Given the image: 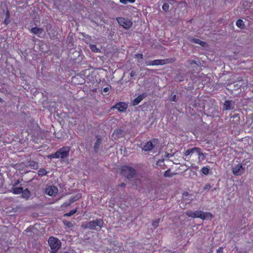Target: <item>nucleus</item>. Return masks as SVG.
<instances>
[{
    "label": "nucleus",
    "instance_id": "f257e3e1",
    "mask_svg": "<svg viewBox=\"0 0 253 253\" xmlns=\"http://www.w3.org/2000/svg\"><path fill=\"white\" fill-rule=\"evenodd\" d=\"M185 214L188 217L193 218H200L203 220L206 219H210L211 220L213 217V215L211 212H204L199 211H188L185 212Z\"/></svg>",
    "mask_w": 253,
    "mask_h": 253
},
{
    "label": "nucleus",
    "instance_id": "4c0bfd02",
    "mask_svg": "<svg viewBox=\"0 0 253 253\" xmlns=\"http://www.w3.org/2000/svg\"><path fill=\"white\" fill-rule=\"evenodd\" d=\"M5 18H10V13L8 10L6 11V14H5Z\"/></svg>",
    "mask_w": 253,
    "mask_h": 253
},
{
    "label": "nucleus",
    "instance_id": "c85d7f7f",
    "mask_svg": "<svg viewBox=\"0 0 253 253\" xmlns=\"http://www.w3.org/2000/svg\"><path fill=\"white\" fill-rule=\"evenodd\" d=\"M160 218L156 219L154 221H153L152 222L153 226H154L155 228L157 227L158 226V224L160 222Z\"/></svg>",
    "mask_w": 253,
    "mask_h": 253
},
{
    "label": "nucleus",
    "instance_id": "6ab92c4d",
    "mask_svg": "<svg viewBox=\"0 0 253 253\" xmlns=\"http://www.w3.org/2000/svg\"><path fill=\"white\" fill-rule=\"evenodd\" d=\"M12 189L13 190V193L15 194H19L22 193V192H23V188L21 187H14Z\"/></svg>",
    "mask_w": 253,
    "mask_h": 253
},
{
    "label": "nucleus",
    "instance_id": "0eeeda50",
    "mask_svg": "<svg viewBox=\"0 0 253 253\" xmlns=\"http://www.w3.org/2000/svg\"><path fill=\"white\" fill-rule=\"evenodd\" d=\"M116 20L119 24L126 29H129L132 26V22L128 19L123 17H118Z\"/></svg>",
    "mask_w": 253,
    "mask_h": 253
},
{
    "label": "nucleus",
    "instance_id": "393cba45",
    "mask_svg": "<svg viewBox=\"0 0 253 253\" xmlns=\"http://www.w3.org/2000/svg\"><path fill=\"white\" fill-rule=\"evenodd\" d=\"M209 170L210 169L207 167H204L201 169V172L205 175H208L209 173Z\"/></svg>",
    "mask_w": 253,
    "mask_h": 253
},
{
    "label": "nucleus",
    "instance_id": "9b49d317",
    "mask_svg": "<svg viewBox=\"0 0 253 253\" xmlns=\"http://www.w3.org/2000/svg\"><path fill=\"white\" fill-rule=\"evenodd\" d=\"M157 140L155 139H153L152 141L147 142L146 144L144 146L143 150L145 151H150L154 147V145L156 144Z\"/></svg>",
    "mask_w": 253,
    "mask_h": 253
},
{
    "label": "nucleus",
    "instance_id": "4468645a",
    "mask_svg": "<svg viewBox=\"0 0 253 253\" xmlns=\"http://www.w3.org/2000/svg\"><path fill=\"white\" fill-rule=\"evenodd\" d=\"M146 93H143L139 95L136 98H135L132 101V105L133 106L137 105L139 103L146 97Z\"/></svg>",
    "mask_w": 253,
    "mask_h": 253
},
{
    "label": "nucleus",
    "instance_id": "cd10ccee",
    "mask_svg": "<svg viewBox=\"0 0 253 253\" xmlns=\"http://www.w3.org/2000/svg\"><path fill=\"white\" fill-rule=\"evenodd\" d=\"M135 0H120V2L123 4H126L127 2L134 3Z\"/></svg>",
    "mask_w": 253,
    "mask_h": 253
},
{
    "label": "nucleus",
    "instance_id": "ea45409f",
    "mask_svg": "<svg viewBox=\"0 0 253 253\" xmlns=\"http://www.w3.org/2000/svg\"><path fill=\"white\" fill-rule=\"evenodd\" d=\"M171 101L176 102L177 101L176 96V95H174L172 97Z\"/></svg>",
    "mask_w": 253,
    "mask_h": 253
},
{
    "label": "nucleus",
    "instance_id": "7ed1b4c3",
    "mask_svg": "<svg viewBox=\"0 0 253 253\" xmlns=\"http://www.w3.org/2000/svg\"><path fill=\"white\" fill-rule=\"evenodd\" d=\"M103 224L104 221L103 219L97 218L95 220H91L87 222L86 224L84 226V228L99 231L103 227Z\"/></svg>",
    "mask_w": 253,
    "mask_h": 253
},
{
    "label": "nucleus",
    "instance_id": "49530a36",
    "mask_svg": "<svg viewBox=\"0 0 253 253\" xmlns=\"http://www.w3.org/2000/svg\"><path fill=\"white\" fill-rule=\"evenodd\" d=\"M64 253H70L67 252H65Z\"/></svg>",
    "mask_w": 253,
    "mask_h": 253
},
{
    "label": "nucleus",
    "instance_id": "c756f323",
    "mask_svg": "<svg viewBox=\"0 0 253 253\" xmlns=\"http://www.w3.org/2000/svg\"><path fill=\"white\" fill-rule=\"evenodd\" d=\"M90 49L94 52H97L98 51V49L97 48L96 45H91Z\"/></svg>",
    "mask_w": 253,
    "mask_h": 253
},
{
    "label": "nucleus",
    "instance_id": "39448f33",
    "mask_svg": "<svg viewBox=\"0 0 253 253\" xmlns=\"http://www.w3.org/2000/svg\"><path fill=\"white\" fill-rule=\"evenodd\" d=\"M48 243L51 248L50 253H56L61 246V241L54 237H50L48 240Z\"/></svg>",
    "mask_w": 253,
    "mask_h": 253
},
{
    "label": "nucleus",
    "instance_id": "9d476101",
    "mask_svg": "<svg viewBox=\"0 0 253 253\" xmlns=\"http://www.w3.org/2000/svg\"><path fill=\"white\" fill-rule=\"evenodd\" d=\"M58 190L55 186H51L46 189V193L50 196L55 197L58 193Z\"/></svg>",
    "mask_w": 253,
    "mask_h": 253
},
{
    "label": "nucleus",
    "instance_id": "ddd939ff",
    "mask_svg": "<svg viewBox=\"0 0 253 253\" xmlns=\"http://www.w3.org/2000/svg\"><path fill=\"white\" fill-rule=\"evenodd\" d=\"M114 108L117 109L120 112H124L127 108V105L124 102H120L117 103Z\"/></svg>",
    "mask_w": 253,
    "mask_h": 253
},
{
    "label": "nucleus",
    "instance_id": "423d86ee",
    "mask_svg": "<svg viewBox=\"0 0 253 253\" xmlns=\"http://www.w3.org/2000/svg\"><path fill=\"white\" fill-rule=\"evenodd\" d=\"M194 153H196L198 155L199 158L204 156V154L201 152V149L199 147H194L192 149H187L184 152L183 156L186 157H189V158H190Z\"/></svg>",
    "mask_w": 253,
    "mask_h": 253
},
{
    "label": "nucleus",
    "instance_id": "c9c22d12",
    "mask_svg": "<svg viewBox=\"0 0 253 253\" xmlns=\"http://www.w3.org/2000/svg\"><path fill=\"white\" fill-rule=\"evenodd\" d=\"M20 182V181L18 179L13 184V187H16L17 185H18Z\"/></svg>",
    "mask_w": 253,
    "mask_h": 253
},
{
    "label": "nucleus",
    "instance_id": "a211bd4d",
    "mask_svg": "<svg viewBox=\"0 0 253 253\" xmlns=\"http://www.w3.org/2000/svg\"><path fill=\"white\" fill-rule=\"evenodd\" d=\"M22 197L23 198H26V199H28V198H29V197L30 196V192L28 190V188H26L24 190H23V192H22Z\"/></svg>",
    "mask_w": 253,
    "mask_h": 253
},
{
    "label": "nucleus",
    "instance_id": "bb28decb",
    "mask_svg": "<svg viewBox=\"0 0 253 253\" xmlns=\"http://www.w3.org/2000/svg\"><path fill=\"white\" fill-rule=\"evenodd\" d=\"M162 9L165 12L168 11L169 9V4L168 3H165L162 6Z\"/></svg>",
    "mask_w": 253,
    "mask_h": 253
},
{
    "label": "nucleus",
    "instance_id": "c03bdc74",
    "mask_svg": "<svg viewBox=\"0 0 253 253\" xmlns=\"http://www.w3.org/2000/svg\"><path fill=\"white\" fill-rule=\"evenodd\" d=\"M195 61H192L191 63V64H192L193 63H195Z\"/></svg>",
    "mask_w": 253,
    "mask_h": 253
},
{
    "label": "nucleus",
    "instance_id": "5701e85b",
    "mask_svg": "<svg viewBox=\"0 0 253 253\" xmlns=\"http://www.w3.org/2000/svg\"><path fill=\"white\" fill-rule=\"evenodd\" d=\"M47 173L46 170L44 169H40L38 171V174L40 176H44Z\"/></svg>",
    "mask_w": 253,
    "mask_h": 253
},
{
    "label": "nucleus",
    "instance_id": "1a4fd4ad",
    "mask_svg": "<svg viewBox=\"0 0 253 253\" xmlns=\"http://www.w3.org/2000/svg\"><path fill=\"white\" fill-rule=\"evenodd\" d=\"M169 59H155L151 61H147L146 64L147 66L163 65L168 62Z\"/></svg>",
    "mask_w": 253,
    "mask_h": 253
},
{
    "label": "nucleus",
    "instance_id": "f3484780",
    "mask_svg": "<svg viewBox=\"0 0 253 253\" xmlns=\"http://www.w3.org/2000/svg\"><path fill=\"white\" fill-rule=\"evenodd\" d=\"M81 198H82V194H78L77 195H75L74 196H72L70 198V199H69V200L70 201V203H72L76 201L79 200Z\"/></svg>",
    "mask_w": 253,
    "mask_h": 253
},
{
    "label": "nucleus",
    "instance_id": "7c9ffc66",
    "mask_svg": "<svg viewBox=\"0 0 253 253\" xmlns=\"http://www.w3.org/2000/svg\"><path fill=\"white\" fill-rule=\"evenodd\" d=\"M211 186L210 183H207L204 187L203 189L204 190H210L211 188Z\"/></svg>",
    "mask_w": 253,
    "mask_h": 253
},
{
    "label": "nucleus",
    "instance_id": "a878e982",
    "mask_svg": "<svg viewBox=\"0 0 253 253\" xmlns=\"http://www.w3.org/2000/svg\"><path fill=\"white\" fill-rule=\"evenodd\" d=\"M192 42L195 43L199 44L202 46H203L204 44L205 43L204 42H203L199 39H195V38H193L192 39Z\"/></svg>",
    "mask_w": 253,
    "mask_h": 253
},
{
    "label": "nucleus",
    "instance_id": "20e7f679",
    "mask_svg": "<svg viewBox=\"0 0 253 253\" xmlns=\"http://www.w3.org/2000/svg\"><path fill=\"white\" fill-rule=\"evenodd\" d=\"M121 174L127 179H130L133 178L135 176L136 170L131 167L125 165L122 166L121 168Z\"/></svg>",
    "mask_w": 253,
    "mask_h": 253
},
{
    "label": "nucleus",
    "instance_id": "b1692460",
    "mask_svg": "<svg viewBox=\"0 0 253 253\" xmlns=\"http://www.w3.org/2000/svg\"><path fill=\"white\" fill-rule=\"evenodd\" d=\"M173 175V174L171 172L170 169H169L167 170H166L164 174V176L165 177H171Z\"/></svg>",
    "mask_w": 253,
    "mask_h": 253
},
{
    "label": "nucleus",
    "instance_id": "2f4dec72",
    "mask_svg": "<svg viewBox=\"0 0 253 253\" xmlns=\"http://www.w3.org/2000/svg\"><path fill=\"white\" fill-rule=\"evenodd\" d=\"M164 165V160H159L157 162V165L158 166H163Z\"/></svg>",
    "mask_w": 253,
    "mask_h": 253
},
{
    "label": "nucleus",
    "instance_id": "f8f14e48",
    "mask_svg": "<svg viewBox=\"0 0 253 253\" xmlns=\"http://www.w3.org/2000/svg\"><path fill=\"white\" fill-rule=\"evenodd\" d=\"M235 102L232 100H226L223 104V110H230L234 109Z\"/></svg>",
    "mask_w": 253,
    "mask_h": 253
},
{
    "label": "nucleus",
    "instance_id": "aec40b11",
    "mask_svg": "<svg viewBox=\"0 0 253 253\" xmlns=\"http://www.w3.org/2000/svg\"><path fill=\"white\" fill-rule=\"evenodd\" d=\"M123 132V130L121 129H117L114 130L113 135H116V136L118 138H119L121 136Z\"/></svg>",
    "mask_w": 253,
    "mask_h": 253
},
{
    "label": "nucleus",
    "instance_id": "f704fd0d",
    "mask_svg": "<svg viewBox=\"0 0 253 253\" xmlns=\"http://www.w3.org/2000/svg\"><path fill=\"white\" fill-rule=\"evenodd\" d=\"M223 249L222 247H219L216 250V253H223Z\"/></svg>",
    "mask_w": 253,
    "mask_h": 253
},
{
    "label": "nucleus",
    "instance_id": "72a5a7b5",
    "mask_svg": "<svg viewBox=\"0 0 253 253\" xmlns=\"http://www.w3.org/2000/svg\"><path fill=\"white\" fill-rule=\"evenodd\" d=\"M136 57H137L138 59H142L143 58V54L141 53H138L135 55Z\"/></svg>",
    "mask_w": 253,
    "mask_h": 253
},
{
    "label": "nucleus",
    "instance_id": "e433bc0d",
    "mask_svg": "<svg viewBox=\"0 0 253 253\" xmlns=\"http://www.w3.org/2000/svg\"><path fill=\"white\" fill-rule=\"evenodd\" d=\"M10 22V20L8 18H5V20L4 21V23L5 25H8Z\"/></svg>",
    "mask_w": 253,
    "mask_h": 253
},
{
    "label": "nucleus",
    "instance_id": "58836bf2",
    "mask_svg": "<svg viewBox=\"0 0 253 253\" xmlns=\"http://www.w3.org/2000/svg\"><path fill=\"white\" fill-rule=\"evenodd\" d=\"M109 87H104L103 90H102V92H107L108 91H109Z\"/></svg>",
    "mask_w": 253,
    "mask_h": 253
},
{
    "label": "nucleus",
    "instance_id": "412c9836",
    "mask_svg": "<svg viewBox=\"0 0 253 253\" xmlns=\"http://www.w3.org/2000/svg\"><path fill=\"white\" fill-rule=\"evenodd\" d=\"M78 208L71 210L69 212L66 213L64 214V217L71 216L77 212L78 211Z\"/></svg>",
    "mask_w": 253,
    "mask_h": 253
},
{
    "label": "nucleus",
    "instance_id": "473e14b6",
    "mask_svg": "<svg viewBox=\"0 0 253 253\" xmlns=\"http://www.w3.org/2000/svg\"><path fill=\"white\" fill-rule=\"evenodd\" d=\"M72 203H70V200H69V201L68 202H65V203H63L62 205V207H67L69 206Z\"/></svg>",
    "mask_w": 253,
    "mask_h": 253
},
{
    "label": "nucleus",
    "instance_id": "2eb2a0df",
    "mask_svg": "<svg viewBox=\"0 0 253 253\" xmlns=\"http://www.w3.org/2000/svg\"><path fill=\"white\" fill-rule=\"evenodd\" d=\"M31 32L39 37H42L41 35L43 34L44 30L42 28L34 27L31 29Z\"/></svg>",
    "mask_w": 253,
    "mask_h": 253
},
{
    "label": "nucleus",
    "instance_id": "dca6fc26",
    "mask_svg": "<svg viewBox=\"0 0 253 253\" xmlns=\"http://www.w3.org/2000/svg\"><path fill=\"white\" fill-rule=\"evenodd\" d=\"M101 144V139L100 138H97L94 146V151L96 153L98 152Z\"/></svg>",
    "mask_w": 253,
    "mask_h": 253
},
{
    "label": "nucleus",
    "instance_id": "4be33fe9",
    "mask_svg": "<svg viewBox=\"0 0 253 253\" xmlns=\"http://www.w3.org/2000/svg\"><path fill=\"white\" fill-rule=\"evenodd\" d=\"M236 26L240 28H243L244 27V23L241 19H238L236 22Z\"/></svg>",
    "mask_w": 253,
    "mask_h": 253
},
{
    "label": "nucleus",
    "instance_id": "a19ab883",
    "mask_svg": "<svg viewBox=\"0 0 253 253\" xmlns=\"http://www.w3.org/2000/svg\"><path fill=\"white\" fill-rule=\"evenodd\" d=\"M64 223L65 225H66L67 226H69V225L71 224L70 222L68 221H66L64 222Z\"/></svg>",
    "mask_w": 253,
    "mask_h": 253
},
{
    "label": "nucleus",
    "instance_id": "6e6552de",
    "mask_svg": "<svg viewBox=\"0 0 253 253\" xmlns=\"http://www.w3.org/2000/svg\"><path fill=\"white\" fill-rule=\"evenodd\" d=\"M245 172V168L242 164H238L232 168V173L235 176H240Z\"/></svg>",
    "mask_w": 253,
    "mask_h": 253
},
{
    "label": "nucleus",
    "instance_id": "a18cd8bd",
    "mask_svg": "<svg viewBox=\"0 0 253 253\" xmlns=\"http://www.w3.org/2000/svg\"><path fill=\"white\" fill-rule=\"evenodd\" d=\"M2 101H3L2 99L0 97V102H2Z\"/></svg>",
    "mask_w": 253,
    "mask_h": 253
},
{
    "label": "nucleus",
    "instance_id": "79ce46f5",
    "mask_svg": "<svg viewBox=\"0 0 253 253\" xmlns=\"http://www.w3.org/2000/svg\"><path fill=\"white\" fill-rule=\"evenodd\" d=\"M119 186L121 187H126V184L125 183H122L120 185H119Z\"/></svg>",
    "mask_w": 253,
    "mask_h": 253
},
{
    "label": "nucleus",
    "instance_id": "f03ea898",
    "mask_svg": "<svg viewBox=\"0 0 253 253\" xmlns=\"http://www.w3.org/2000/svg\"><path fill=\"white\" fill-rule=\"evenodd\" d=\"M71 148L70 147H63L59 149L55 153L47 156V158L64 159L69 156Z\"/></svg>",
    "mask_w": 253,
    "mask_h": 253
},
{
    "label": "nucleus",
    "instance_id": "37998d69",
    "mask_svg": "<svg viewBox=\"0 0 253 253\" xmlns=\"http://www.w3.org/2000/svg\"><path fill=\"white\" fill-rule=\"evenodd\" d=\"M134 74H135V72H131V73H130V76L131 77H133Z\"/></svg>",
    "mask_w": 253,
    "mask_h": 253
}]
</instances>
